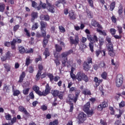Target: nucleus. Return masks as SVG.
Listing matches in <instances>:
<instances>
[{"label":"nucleus","instance_id":"obj_42","mask_svg":"<svg viewBox=\"0 0 125 125\" xmlns=\"http://www.w3.org/2000/svg\"><path fill=\"white\" fill-rule=\"evenodd\" d=\"M49 125H58V120H55L53 122H51Z\"/></svg>","mask_w":125,"mask_h":125},{"label":"nucleus","instance_id":"obj_33","mask_svg":"<svg viewBox=\"0 0 125 125\" xmlns=\"http://www.w3.org/2000/svg\"><path fill=\"white\" fill-rule=\"evenodd\" d=\"M94 82H95V83H96V85H98L99 84V83H101L102 82V81L99 80L98 78H97V77H95L94 79Z\"/></svg>","mask_w":125,"mask_h":125},{"label":"nucleus","instance_id":"obj_29","mask_svg":"<svg viewBox=\"0 0 125 125\" xmlns=\"http://www.w3.org/2000/svg\"><path fill=\"white\" fill-rule=\"evenodd\" d=\"M43 55H45V58H47L48 56H49V51L47 48H46L44 51Z\"/></svg>","mask_w":125,"mask_h":125},{"label":"nucleus","instance_id":"obj_38","mask_svg":"<svg viewBox=\"0 0 125 125\" xmlns=\"http://www.w3.org/2000/svg\"><path fill=\"white\" fill-rule=\"evenodd\" d=\"M108 48L107 49L109 51L114 50V47L113 46V44L112 43H108Z\"/></svg>","mask_w":125,"mask_h":125},{"label":"nucleus","instance_id":"obj_35","mask_svg":"<svg viewBox=\"0 0 125 125\" xmlns=\"http://www.w3.org/2000/svg\"><path fill=\"white\" fill-rule=\"evenodd\" d=\"M30 90V88H24L23 90V93L24 95H28L29 94V91Z\"/></svg>","mask_w":125,"mask_h":125},{"label":"nucleus","instance_id":"obj_36","mask_svg":"<svg viewBox=\"0 0 125 125\" xmlns=\"http://www.w3.org/2000/svg\"><path fill=\"white\" fill-rule=\"evenodd\" d=\"M5 8V4L3 3L0 4V11L1 12H3Z\"/></svg>","mask_w":125,"mask_h":125},{"label":"nucleus","instance_id":"obj_8","mask_svg":"<svg viewBox=\"0 0 125 125\" xmlns=\"http://www.w3.org/2000/svg\"><path fill=\"white\" fill-rule=\"evenodd\" d=\"M46 8L49 12H51V13H54L55 12V9L54 5L50 4L48 0H46Z\"/></svg>","mask_w":125,"mask_h":125},{"label":"nucleus","instance_id":"obj_46","mask_svg":"<svg viewBox=\"0 0 125 125\" xmlns=\"http://www.w3.org/2000/svg\"><path fill=\"white\" fill-rule=\"evenodd\" d=\"M59 29L60 30V32H61V33H65V28H64V27L61 26L59 27Z\"/></svg>","mask_w":125,"mask_h":125},{"label":"nucleus","instance_id":"obj_3","mask_svg":"<svg viewBox=\"0 0 125 125\" xmlns=\"http://www.w3.org/2000/svg\"><path fill=\"white\" fill-rule=\"evenodd\" d=\"M76 80H78V82H82V80L85 82V83L88 82V77L83 72H78L76 76Z\"/></svg>","mask_w":125,"mask_h":125},{"label":"nucleus","instance_id":"obj_64","mask_svg":"<svg viewBox=\"0 0 125 125\" xmlns=\"http://www.w3.org/2000/svg\"><path fill=\"white\" fill-rule=\"evenodd\" d=\"M51 32L52 34H54V33H56L55 27L54 26H52L51 27Z\"/></svg>","mask_w":125,"mask_h":125},{"label":"nucleus","instance_id":"obj_28","mask_svg":"<svg viewBox=\"0 0 125 125\" xmlns=\"http://www.w3.org/2000/svg\"><path fill=\"white\" fill-rule=\"evenodd\" d=\"M74 68H73V67L71 68V71L70 72V77L71 78H72L73 80L74 81V80H76L77 79V78H76V75L75 74H74V73H73Z\"/></svg>","mask_w":125,"mask_h":125},{"label":"nucleus","instance_id":"obj_15","mask_svg":"<svg viewBox=\"0 0 125 125\" xmlns=\"http://www.w3.org/2000/svg\"><path fill=\"white\" fill-rule=\"evenodd\" d=\"M83 67L85 71H89L90 69V65L87 63V62H84L83 64Z\"/></svg>","mask_w":125,"mask_h":125},{"label":"nucleus","instance_id":"obj_62","mask_svg":"<svg viewBox=\"0 0 125 125\" xmlns=\"http://www.w3.org/2000/svg\"><path fill=\"white\" fill-rule=\"evenodd\" d=\"M11 115H10V114H7L5 116V119L8 121H10V120H11Z\"/></svg>","mask_w":125,"mask_h":125},{"label":"nucleus","instance_id":"obj_55","mask_svg":"<svg viewBox=\"0 0 125 125\" xmlns=\"http://www.w3.org/2000/svg\"><path fill=\"white\" fill-rule=\"evenodd\" d=\"M125 106V102L124 101H122L121 103L119 104V107L120 108H123V107Z\"/></svg>","mask_w":125,"mask_h":125},{"label":"nucleus","instance_id":"obj_9","mask_svg":"<svg viewBox=\"0 0 125 125\" xmlns=\"http://www.w3.org/2000/svg\"><path fill=\"white\" fill-rule=\"evenodd\" d=\"M50 87L49 86V84L48 83L46 84L45 86V90L42 92L41 96H46L47 94L50 92Z\"/></svg>","mask_w":125,"mask_h":125},{"label":"nucleus","instance_id":"obj_50","mask_svg":"<svg viewBox=\"0 0 125 125\" xmlns=\"http://www.w3.org/2000/svg\"><path fill=\"white\" fill-rule=\"evenodd\" d=\"M118 31L120 35L123 33V27L122 26H117Z\"/></svg>","mask_w":125,"mask_h":125},{"label":"nucleus","instance_id":"obj_44","mask_svg":"<svg viewBox=\"0 0 125 125\" xmlns=\"http://www.w3.org/2000/svg\"><path fill=\"white\" fill-rule=\"evenodd\" d=\"M102 79H104V80H106L107 79V72H104L102 74Z\"/></svg>","mask_w":125,"mask_h":125},{"label":"nucleus","instance_id":"obj_25","mask_svg":"<svg viewBox=\"0 0 125 125\" xmlns=\"http://www.w3.org/2000/svg\"><path fill=\"white\" fill-rule=\"evenodd\" d=\"M59 92L60 91L58 90H53L51 91V93L53 96H54L55 97H56V96H58Z\"/></svg>","mask_w":125,"mask_h":125},{"label":"nucleus","instance_id":"obj_26","mask_svg":"<svg viewBox=\"0 0 125 125\" xmlns=\"http://www.w3.org/2000/svg\"><path fill=\"white\" fill-rule=\"evenodd\" d=\"M34 71V67L32 66H30L26 70V72H29L30 74H32V73H33Z\"/></svg>","mask_w":125,"mask_h":125},{"label":"nucleus","instance_id":"obj_52","mask_svg":"<svg viewBox=\"0 0 125 125\" xmlns=\"http://www.w3.org/2000/svg\"><path fill=\"white\" fill-rule=\"evenodd\" d=\"M13 41H15V43L18 42V43H21L22 42V40L20 39L17 38L16 39H13Z\"/></svg>","mask_w":125,"mask_h":125},{"label":"nucleus","instance_id":"obj_48","mask_svg":"<svg viewBox=\"0 0 125 125\" xmlns=\"http://www.w3.org/2000/svg\"><path fill=\"white\" fill-rule=\"evenodd\" d=\"M20 27V25L19 24H17L15 25L13 27L14 32H16V31H17V30H18V29H19Z\"/></svg>","mask_w":125,"mask_h":125},{"label":"nucleus","instance_id":"obj_60","mask_svg":"<svg viewBox=\"0 0 125 125\" xmlns=\"http://www.w3.org/2000/svg\"><path fill=\"white\" fill-rule=\"evenodd\" d=\"M99 42L100 45H103V44L104 43V39L103 38H99Z\"/></svg>","mask_w":125,"mask_h":125},{"label":"nucleus","instance_id":"obj_54","mask_svg":"<svg viewBox=\"0 0 125 125\" xmlns=\"http://www.w3.org/2000/svg\"><path fill=\"white\" fill-rule=\"evenodd\" d=\"M110 33L111 34V35H114L116 34V32H117V31L116 30V29H115L114 28H111L110 29Z\"/></svg>","mask_w":125,"mask_h":125},{"label":"nucleus","instance_id":"obj_20","mask_svg":"<svg viewBox=\"0 0 125 125\" xmlns=\"http://www.w3.org/2000/svg\"><path fill=\"white\" fill-rule=\"evenodd\" d=\"M83 94H84V95H91L90 91L88 90L87 89H84L83 91Z\"/></svg>","mask_w":125,"mask_h":125},{"label":"nucleus","instance_id":"obj_59","mask_svg":"<svg viewBox=\"0 0 125 125\" xmlns=\"http://www.w3.org/2000/svg\"><path fill=\"white\" fill-rule=\"evenodd\" d=\"M105 66H106V64H105V62H101L99 64V67L100 68H104Z\"/></svg>","mask_w":125,"mask_h":125},{"label":"nucleus","instance_id":"obj_47","mask_svg":"<svg viewBox=\"0 0 125 125\" xmlns=\"http://www.w3.org/2000/svg\"><path fill=\"white\" fill-rule=\"evenodd\" d=\"M98 23H97V21H96L93 20L91 21V25L92 26H93L94 27H96Z\"/></svg>","mask_w":125,"mask_h":125},{"label":"nucleus","instance_id":"obj_19","mask_svg":"<svg viewBox=\"0 0 125 125\" xmlns=\"http://www.w3.org/2000/svg\"><path fill=\"white\" fill-rule=\"evenodd\" d=\"M86 45L84 43H81L80 46V49L81 50L82 52H84V49L86 48Z\"/></svg>","mask_w":125,"mask_h":125},{"label":"nucleus","instance_id":"obj_12","mask_svg":"<svg viewBox=\"0 0 125 125\" xmlns=\"http://www.w3.org/2000/svg\"><path fill=\"white\" fill-rule=\"evenodd\" d=\"M78 119L80 122L86 120V115L83 112H81L78 115Z\"/></svg>","mask_w":125,"mask_h":125},{"label":"nucleus","instance_id":"obj_51","mask_svg":"<svg viewBox=\"0 0 125 125\" xmlns=\"http://www.w3.org/2000/svg\"><path fill=\"white\" fill-rule=\"evenodd\" d=\"M77 90V88L76 87H71L69 88V92L72 93V92L74 91H76Z\"/></svg>","mask_w":125,"mask_h":125},{"label":"nucleus","instance_id":"obj_2","mask_svg":"<svg viewBox=\"0 0 125 125\" xmlns=\"http://www.w3.org/2000/svg\"><path fill=\"white\" fill-rule=\"evenodd\" d=\"M72 52L73 51L70 50L69 51L63 52L61 54L60 57L63 67L66 66V63H67V62L68 61V56L70 55Z\"/></svg>","mask_w":125,"mask_h":125},{"label":"nucleus","instance_id":"obj_43","mask_svg":"<svg viewBox=\"0 0 125 125\" xmlns=\"http://www.w3.org/2000/svg\"><path fill=\"white\" fill-rule=\"evenodd\" d=\"M115 5H116V3L115 2H113L110 4V9L111 11H113V10H114V9L115 8Z\"/></svg>","mask_w":125,"mask_h":125},{"label":"nucleus","instance_id":"obj_5","mask_svg":"<svg viewBox=\"0 0 125 125\" xmlns=\"http://www.w3.org/2000/svg\"><path fill=\"white\" fill-rule=\"evenodd\" d=\"M40 25H41L40 29L41 31V33L42 34V37H45L46 36V32H45V28H46V26H47V23L43 21H41L40 22Z\"/></svg>","mask_w":125,"mask_h":125},{"label":"nucleus","instance_id":"obj_6","mask_svg":"<svg viewBox=\"0 0 125 125\" xmlns=\"http://www.w3.org/2000/svg\"><path fill=\"white\" fill-rule=\"evenodd\" d=\"M123 77L121 74H119L117 75L116 79V85L117 87H120V86H122L123 85Z\"/></svg>","mask_w":125,"mask_h":125},{"label":"nucleus","instance_id":"obj_31","mask_svg":"<svg viewBox=\"0 0 125 125\" xmlns=\"http://www.w3.org/2000/svg\"><path fill=\"white\" fill-rule=\"evenodd\" d=\"M11 45L12 49H16V43H15V41H12L11 42Z\"/></svg>","mask_w":125,"mask_h":125},{"label":"nucleus","instance_id":"obj_53","mask_svg":"<svg viewBox=\"0 0 125 125\" xmlns=\"http://www.w3.org/2000/svg\"><path fill=\"white\" fill-rule=\"evenodd\" d=\"M87 1L91 7H94L93 5V1L92 0H87Z\"/></svg>","mask_w":125,"mask_h":125},{"label":"nucleus","instance_id":"obj_63","mask_svg":"<svg viewBox=\"0 0 125 125\" xmlns=\"http://www.w3.org/2000/svg\"><path fill=\"white\" fill-rule=\"evenodd\" d=\"M102 106L103 108H106V107H108V104L106 102H104L102 103Z\"/></svg>","mask_w":125,"mask_h":125},{"label":"nucleus","instance_id":"obj_61","mask_svg":"<svg viewBox=\"0 0 125 125\" xmlns=\"http://www.w3.org/2000/svg\"><path fill=\"white\" fill-rule=\"evenodd\" d=\"M100 53H102V51H101V50H97L96 51V55L97 57H98L99 56V54H100Z\"/></svg>","mask_w":125,"mask_h":125},{"label":"nucleus","instance_id":"obj_32","mask_svg":"<svg viewBox=\"0 0 125 125\" xmlns=\"http://www.w3.org/2000/svg\"><path fill=\"white\" fill-rule=\"evenodd\" d=\"M48 42V39L46 37L44 38L43 41V47H45Z\"/></svg>","mask_w":125,"mask_h":125},{"label":"nucleus","instance_id":"obj_23","mask_svg":"<svg viewBox=\"0 0 125 125\" xmlns=\"http://www.w3.org/2000/svg\"><path fill=\"white\" fill-rule=\"evenodd\" d=\"M55 47L57 52H61L62 51V47L58 44H56Z\"/></svg>","mask_w":125,"mask_h":125},{"label":"nucleus","instance_id":"obj_21","mask_svg":"<svg viewBox=\"0 0 125 125\" xmlns=\"http://www.w3.org/2000/svg\"><path fill=\"white\" fill-rule=\"evenodd\" d=\"M96 31L98 33H99L100 35H102L103 36H107V33L105 32V31H102L98 28L96 29Z\"/></svg>","mask_w":125,"mask_h":125},{"label":"nucleus","instance_id":"obj_56","mask_svg":"<svg viewBox=\"0 0 125 125\" xmlns=\"http://www.w3.org/2000/svg\"><path fill=\"white\" fill-rule=\"evenodd\" d=\"M23 87H29L30 86V83L29 82H26L23 85Z\"/></svg>","mask_w":125,"mask_h":125},{"label":"nucleus","instance_id":"obj_14","mask_svg":"<svg viewBox=\"0 0 125 125\" xmlns=\"http://www.w3.org/2000/svg\"><path fill=\"white\" fill-rule=\"evenodd\" d=\"M33 89L37 94H38L40 96H42V91H40V87L39 86L34 85L33 86Z\"/></svg>","mask_w":125,"mask_h":125},{"label":"nucleus","instance_id":"obj_49","mask_svg":"<svg viewBox=\"0 0 125 125\" xmlns=\"http://www.w3.org/2000/svg\"><path fill=\"white\" fill-rule=\"evenodd\" d=\"M10 51H8L5 54V57L7 59H10V57H11V55H10Z\"/></svg>","mask_w":125,"mask_h":125},{"label":"nucleus","instance_id":"obj_58","mask_svg":"<svg viewBox=\"0 0 125 125\" xmlns=\"http://www.w3.org/2000/svg\"><path fill=\"white\" fill-rule=\"evenodd\" d=\"M87 38L90 42H93V39H92V38L91 37V35L90 34H87Z\"/></svg>","mask_w":125,"mask_h":125},{"label":"nucleus","instance_id":"obj_27","mask_svg":"<svg viewBox=\"0 0 125 125\" xmlns=\"http://www.w3.org/2000/svg\"><path fill=\"white\" fill-rule=\"evenodd\" d=\"M89 47L90 51H91V52H93V51H94V50H93V48L94 47V43H93V42H90V43H89Z\"/></svg>","mask_w":125,"mask_h":125},{"label":"nucleus","instance_id":"obj_37","mask_svg":"<svg viewBox=\"0 0 125 125\" xmlns=\"http://www.w3.org/2000/svg\"><path fill=\"white\" fill-rule=\"evenodd\" d=\"M13 92L14 96H18L20 94V91L19 90H15Z\"/></svg>","mask_w":125,"mask_h":125},{"label":"nucleus","instance_id":"obj_30","mask_svg":"<svg viewBox=\"0 0 125 125\" xmlns=\"http://www.w3.org/2000/svg\"><path fill=\"white\" fill-rule=\"evenodd\" d=\"M39 28V23L38 22H35L32 26V30L35 31Z\"/></svg>","mask_w":125,"mask_h":125},{"label":"nucleus","instance_id":"obj_45","mask_svg":"<svg viewBox=\"0 0 125 125\" xmlns=\"http://www.w3.org/2000/svg\"><path fill=\"white\" fill-rule=\"evenodd\" d=\"M25 64L27 66H29V65H30V64H31V59H30L29 57L26 59Z\"/></svg>","mask_w":125,"mask_h":125},{"label":"nucleus","instance_id":"obj_17","mask_svg":"<svg viewBox=\"0 0 125 125\" xmlns=\"http://www.w3.org/2000/svg\"><path fill=\"white\" fill-rule=\"evenodd\" d=\"M25 77H26V73H25L24 72H22L20 76V79L18 81V83H22L25 78Z\"/></svg>","mask_w":125,"mask_h":125},{"label":"nucleus","instance_id":"obj_41","mask_svg":"<svg viewBox=\"0 0 125 125\" xmlns=\"http://www.w3.org/2000/svg\"><path fill=\"white\" fill-rule=\"evenodd\" d=\"M47 76L50 79V82H52L54 80V76L51 73L48 74Z\"/></svg>","mask_w":125,"mask_h":125},{"label":"nucleus","instance_id":"obj_39","mask_svg":"<svg viewBox=\"0 0 125 125\" xmlns=\"http://www.w3.org/2000/svg\"><path fill=\"white\" fill-rule=\"evenodd\" d=\"M4 67L6 69L7 72H9L10 71V66L7 63H5L4 64Z\"/></svg>","mask_w":125,"mask_h":125},{"label":"nucleus","instance_id":"obj_1","mask_svg":"<svg viewBox=\"0 0 125 125\" xmlns=\"http://www.w3.org/2000/svg\"><path fill=\"white\" fill-rule=\"evenodd\" d=\"M77 100L75 99V95L73 94H69L67 96V97L66 99V103L69 104L70 105L69 112H73V110H74V103H76Z\"/></svg>","mask_w":125,"mask_h":125},{"label":"nucleus","instance_id":"obj_10","mask_svg":"<svg viewBox=\"0 0 125 125\" xmlns=\"http://www.w3.org/2000/svg\"><path fill=\"white\" fill-rule=\"evenodd\" d=\"M19 110L20 112L23 113V114H24L26 117H29L30 116V113L28 112V111H27V109H26L24 106H20L19 107Z\"/></svg>","mask_w":125,"mask_h":125},{"label":"nucleus","instance_id":"obj_7","mask_svg":"<svg viewBox=\"0 0 125 125\" xmlns=\"http://www.w3.org/2000/svg\"><path fill=\"white\" fill-rule=\"evenodd\" d=\"M70 42L71 44H75V45H77L79 44L80 42V38H79V36L75 35V38H73V37H70L69 38Z\"/></svg>","mask_w":125,"mask_h":125},{"label":"nucleus","instance_id":"obj_40","mask_svg":"<svg viewBox=\"0 0 125 125\" xmlns=\"http://www.w3.org/2000/svg\"><path fill=\"white\" fill-rule=\"evenodd\" d=\"M108 54L111 57H114V56H115V52H114V50H110L108 51Z\"/></svg>","mask_w":125,"mask_h":125},{"label":"nucleus","instance_id":"obj_18","mask_svg":"<svg viewBox=\"0 0 125 125\" xmlns=\"http://www.w3.org/2000/svg\"><path fill=\"white\" fill-rule=\"evenodd\" d=\"M80 93H81V90H76L75 91V93L74 95L75 100H78V99H79V96H80Z\"/></svg>","mask_w":125,"mask_h":125},{"label":"nucleus","instance_id":"obj_57","mask_svg":"<svg viewBox=\"0 0 125 125\" xmlns=\"http://www.w3.org/2000/svg\"><path fill=\"white\" fill-rule=\"evenodd\" d=\"M86 41H87V39L85 37H83L81 39V43H84Z\"/></svg>","mask_w":125,"mask_h":125},{"label":"nucleus","instance_id":"obj_24","mask_svg":"<svg viewBox=\"0 0 125 125\" xmlns=\"http://www.w3.org/2000/svg\"><path fill=\"white\" fill-rule=\"evenodd\" d=\"M69 17L70 19H72V20H75V19H76V15L74 14V13L72 12H69Z\"/></svg>","mask_w":125,"mask_h":125},{"label":"nucleus","instance_id":"obj_13","mask_svg":"<svg viewBox=\"0 0 125 125\" xmlns=\"http://www.w3.org/2000/svg\"><path fill=\"white\" fill-rule=\"evenodd\" d=\"M31 21L34 22V21H35V19L38 18V17L39 16V14H38L37 12H33L31 14Z\"/></svg>","mask_w":125,"mask_h":125},{"label":"nucleus","instance_id":"obj_34","mask_svg":"<svg viewBox=\"0 0 125 125\" xmlns=\"http://www.w3.org/2000/svg\"><path fill=\"white\" fill-rule=\"evenodd\" d=\"M58 97L60 98V99L62 100L63 99V97L64 96V92L60 91L59 92Z\"/></svg>","mask_w":125,"mask_h":125},{"label":"nucleus","instance_id":"obj_16","mask_svg":"<svg viewBox=\"0 0 125 125\" xmlns=\"http://www.w3.org/2000/svg\"><path fill=\"white\" fill-rule=\"evenodd\" d=\"M40 19H41V20H45V21H49V16L48 15H41L40 16Z\"/></svg>","mask_w":125,"mask_h":125},{"label":"nucleus","instance_id":"obj_22","mask_svg":"<svg viewBox=\"0 0 125 125\" xmlns=\"http://www.w3.org/2000/svg\"><path fill=\"white\" fill-rule=\"evenodd\" d=\"M19 50L20 53H21V54H23V53H25L26 52V50L25 49V48L23 46H20L19 47Z\"/></svg>","mask_w":125,"mask_h":125},{"label":"nucleus","instance_id":"obj_4","mask_svg":"<svg viewBox=\"0 0 125 125\" xmlns=\"http://www.w3.org/2000/svg\"><path fill=\"white\" fill-rule=\"evenodd\" d=\"M89 108H90V103L88 102L83 106V110L84 112L86 113L88 117H91L93 115V109H91L89 110Z\"/></svg>","mask_w":125,"mask_h":125},{"label":"nucleus","instance_id":"obj_11","mask_svg":"<svg viewBox=\"0 0 125 125\" xmlns=\"http://www.w3.org/2000/svg\"><path fill=\"white\" fill-rule=\"evenodd\" d=\"M39 70H38V73L36 76V80L39 81L40 80V78L41 77V75H42V71L43 70V66L42 64H39L38 65Z\"/></svg>","mask_w":125,"mask_h":125}]
</instances>
